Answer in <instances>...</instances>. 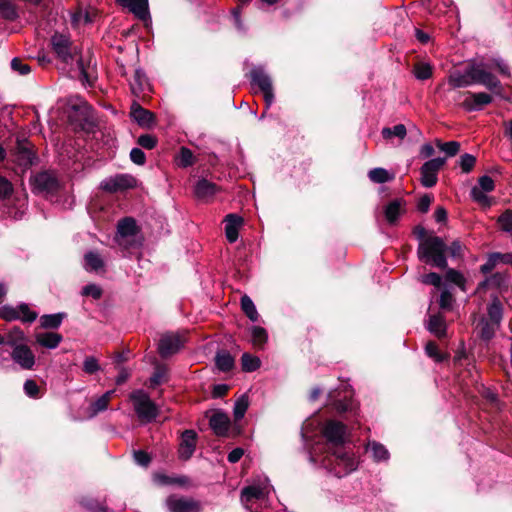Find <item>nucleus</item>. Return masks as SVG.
I'll return each instance as SVG.
<instances>
[{
  "mask_svg": "<svg viewBox=\"0 0 512 512\" xmlns=\"http://www.w3.org/2000/svg\"><path fill=\"white\" fill-rule=\"evenodd\" d=\"M51 44L62 62L70 66V71L77 72L83 84L91 85L95 79V71L89 53L82 55L77 46L71 43L69 37L63 34L53 35Z\"/></svg>",
  "mask_w": 512,
  "mask_h": 512,
  "instance_id": "nucleus-1",
  "label": "nucleus"
},
{
  "mask_svg": "<svg viewBox=\"0 0 512 512\" xmlns=\"http://www.w3.org/2000/svg\"><path fill=\"white\" fill-rule=\"evenodd\" d=\"M321 464L336 477H343L357 468V460L353 454L346 452L343 446L333 448V452L326 455Z\"/></svg>",
  "mask_w": 512,
  "mask_h": 512,
  "instance_id": "nucleus-2",
  "label": "nucleus"
},
{
  "mask_svg": "<svg viewBox=\"0 0 512 512\" xmlns=\"http://www.w3.org/2000/svg\"><path fill=\"white\" fill-rule=\"evenodd\" d=\"M445 251L444 241L440 237L431 236L420 242L417 253L420 260L445 269L447 267Z\"/></svg>",
  "mask_w": 512,
  "mask_h": 512,
  "instance_id": "nucleus-3",
  "label": "nucleus"
},
{
  "mask_svg": "<svg viewBox=\"0 0 512 512\" xmlns=\"http://www.w3.org/2000/svg\"><path fill=\"white\" fill-rule=\"evenodd\" d=\"M130 399L138 418L142 422L149 423L155 420L158 415V408L147 393L143 390H136L131 393Z\"/></svg>",
  "mask_w": 512,
  "mask_h": 512,
  "instance_id": "nucleus-4",
  "label": "nucleus"
},
{
  "mask_svg": "<svg viewBox=\"0 0 512 512\" xmlns=\"http://www.w3.org/2000/svg\"><path fill=\"white\" fill-rule=\"evenodd\" d=\"M252 85L257 86L264 95L267 108L274 101V92L271 77L260 66L254 67L250 72Z\"/></svg>",
  "mask_w": 512,
  "mask_h": 512,
  "instance_id": "nucleus-5",
  "label": "nucleus"
},
{
  "mask_svg": "<svg viewBox=\"0 0 512 512\" xmlns=\"http://www.w3.org/2000/svg\"><path fill=\"white\" fill-rule=\"evenodd\" d=\"M136 234L137 226L134 219L127 217L119 221L116 240L120 246L128 248L138 245L135 241Z\"/></svg>",
  "mask_w": 512,
  "mask_h": 512,
  "instance_id": "nucleus-6",
  "label": "nucleus"
},
{
  "mask_svg": "<svg viewBox=\"0 0 512 512\" xmlns=\"http://www.w3.org/2000/svg\"><path fill=\"white\" fill-rule=\"evenodd\" d=\"M323 435L332 448L343 446L346 438V426L335 420H329L323 427Z\"/></svg>",
  "mask_w": 512,
  "mask_h": 512,
  "instance_id": "nucleus-7",
  "label": "nucleus"
},
{
  "mask_svg": "<svg viewBox=\"0 0 512 512\" xmlns=\"http://www.w3.org/2000/svg\"><path fill=\"white\" fill-rule=\"evenodd\" d=\"M445 164L444 158H434L423 164L421 167V184L430 188L437 183V173Z\"/></svg>",
  "mask_w": 512,
  "mask_h": 512,
  "instance_id": "nucleus-8",
  "label": "nucleus"
},
{
  "mask_svg": "<svg viewBox=\"0 0 512 512\" xmlns=\"http://www.w3.org/2000/svg\"><path fill=\"white\" fill-rule=\"evenodd\" d=\"M170 512H200L201 506L198 501L191 498L170 496L166 500Z\"/></svg>",
  "mask_w": 512,
  "mask_h": 512,
  "instance_id": "nucleus-9",
  "label": "nucleus"
},
{
  "mask_svg": "<svg viewBox=\"0 0 512 512\" xmlns=\"http://www.w3.org/2000/svg\"><path fill=\"white\" fill-rule=\"evenodd\" d=\"M135 183L136 180L133 177L121 174L104 179L100 186L103 190L112 193L132 188L135 186Z\"/></svg>",
  "mask_w": 512,
  "mask_h": 512,
  "instance_id": "nucleus-10",
  "label": "nucleus"
},
{
  "mask_svg": "<svg viewBox=\"0 0 512 512\" xmlns=\"http://www.w3.org/2000/svg\"><path fill=\"white\" fill-rule=\"evenodd\" d=\"M184 344V339L178 334H165L158 344V351L162 357L177 353Z\"/></svg>",
  "mask_w": 512,
  "mask_h": 512,
  "instance_id": "nucleus-11",
  "label": "nucleus"
},
{
  "mask_svg": "<svg viewBox=\"0 0 512 512\" xmlns=\"http://www.w3.org/2000/svg\"><path fill=\"white\" fill-rule=\"evenodd\" d=\"M11 357L24 370H31L35 365V355L26 344L12 348Z\"/></svg>",
  "mask_w": 512,
  "mask_h": 512,
  "instance_id": "nucleus-12",
  "label": "nucleus"
},
{
  "mask_svg": "<svg viewBox=\"0 0 512 512\" xmlns=\"http://www.w3.org/2000/svg\"><path fill=\"white\" fill-rule=\"evenodd\" d=\"M197 434L194 430H185L181 435L178 449L179 458L188 460L192 457L196 448Z\"/></svg>",
  "mask_w": 512,
  "mask_h": 512,
  "instance_id": "nucleus-13",
  "label": "nucleus"
},
{
  "mask_svg": "<svg viewBox=\"0 0 512 512\" xmlns=\"http://www.w3.org/2000/svg\"><path fill=\"white\" fill-rule=\"evenodd\" d=\"M462 106L468 111L480 110L492 101V97L484 92L472 93L467 92L464 94Z\"/></svg>",
  "mask_w": 512,
  "mask_h": 512,
  "instance_id": "nucleus-14",
  "label": "nucleus"
},
{
  "mask_svg": "<svg viewBox=\"0 0 512 512\" xmlns=\"http://www.w3.org/2000/svg\"><path fill=\"white\" fill-rule=\"evenodd\" d=\"M117 2L127 8L138 19L142 21L150 19L148 0H117Z\"/></svg>",
  "mask_w": 512,
  "mask_h": 512,
  "instance_id": "nucleus-15",
  "label": "nucleus"
},
{
  "mask_svg": "<svg viewBox=\"0 0 512 512\" xmlns=\"http://www.w3.org/2000/svg\"><path fill=\"white\" fill-rule=\"evenodd\" d=\"M474 83V67H471L464 73L460 71L452 72L448 77V84L453 88H462Z\"/></svg>",
  "mask_w": 512,
  "mask_h": 512,
  "instance_id": "nucleus-16",
  "label": "nucleus"
},
{
  "mask_svg": "<svg viewBox=\"0 0 512 512\" xmlns=\"http://www.w3.org/2000/svg\"><path fill=\"white\" fill-rule=\"evenodd\" d=\"M242 224V217L236 214H228L225 217V234L230 243H234L238 239L239 229Z\"/></svg>",
  "mask_w": 512,
  "mask_h": 512,
  "instance_id": "nucleus-17",
  "label": "nucleus"
},
{
  "mask_svg": "<svg viewBox=\"0 0 512 512\" xmlns=\"http://www.w3.org/2000/svg\"><path fill=\"white\" fill-rule=\"evenodd\" d=\"M474 83H480L492 91L500 88L497 78L479 66H474Z\"/></svg>",
  "mask_w": 512,
  "mask_h": 512,
  "instance_id": "nucleus-18",
  "label": "nucleus"
},
{
  "mask_svg": "<svg viewBox=\"0 0 512 512\" xmlns=\"http://www.w3.org/2000/svg\"><path fill=\"white\" fill-rule=\"evenodd\" d=\"M210 427L216 435L225 436L230 427V419L225 413L217 412L210 418Z\"/></svg>",
  "mask_w": 512,
  "mask_h": 512,
  "instance_id": "nucleus-19",
  "label": "nucleus"
},
{
  "mask_svg": "<svg viewBox=\"0 0 512 512\" xmlns=\"http://www.w3.org/2000/svg\"><path fill=\"white\" fill-rule=\"evenodd\" d=\"M270 492L267 485L265 486H248L242 490L241 499L242 502L248 503L253 499H265Z\"/></svg>",
  "mask_w": 512,
  "mask_h": 512,
  "instance_id": "nucleus-20",
  "label": "nucleus"
},
{
  "mask_svg": "<svg viewBox=\"0 0 512 512\" xmlns=\"http://www.w3.org/2000/svg\"><path fill=\"white\" fill-rule=\"evenodd\" d=\"M131 117L141 126H150L153 122V114L134 102L131 106Z\"/></svg>",
  "mask_w": 512,
  "mask_h": 512,
  "instance_id": "nucleus-21",
  "label": "nucleus"
},
{
  "mask_svg": "<svg viewBox=\"0 0 512 512\" xmlns=\"http://www.w3.org/2000/svg\"><path fill=\"white\" fill-rule=\"evenodd\" d=\"M218 190V187L214 183H211L206 179L199 180L195 186V194L202 200H209L218 192Z\"/></svg>",
  "mask_w": 512,
  "mask_h": 512,
  "instance_id": "nucleus-22",
  "label": "nucleus"
},
{
  "mask_svg": "<svg viewBox=\"0 0 512 512\" xmlns=\"http://www.w3.org/2000/svg\"><path fill=\"white\" fill-rule=\"evenodd\" d=\"M34 182L37 189L47 192L55 190L58 185L56 178L48 172L37 174Z\"/></svg>",
  "mask_w": 512,
  "mask_h": 512,
  "instance_id": "nucleus-23",
  "label": "nucleus"
},
{
  "mask_svg": "<svg viewBox=\"0 0 512 512\" xmlns=\"http://www.w3.org/2000/svg\"><path fill=\"white\" fill-rule=\"evenodd\" d=\"M405 202L401 199H396L390 202L384 210L385 218L389 224H394L404 212Z\"/></svg>",
  "mask_w": 512,
  "mask_h": 512,
  "instance_id": "nucleus-24",
  "label": "nucleus"
},
{
  "mask_svg": "<svg viewBox=\"0 0 512 512\" xmlns=\"http://www.w3.org/2000/svg\"><path fill=\"white\" fill-rule=\"evenodd\" d=\"M132 93L139 96L150 89V85L145 74L137 69L135 70L133 80L130 82Z\"/></svg>",
  "mask_w": 512,
  "mask_h": 512,
  "instance_id": "nucleus-25",
  "label": "nucleus"
},
{
  "mask_svg": "<svg viewBox=\"0 0 512 512\" xmlns=\"http://www.w3.org/2000/svg\"><path fill=\"white\" fill-rule=\"evenodd\" d=\"M36 341L48 349L56 348L62 341V336L54 332H44L36 334Z\"/></svg>",
  "mask_w": 512,
  "mask_h": 512,
  "instance_id": "nucleus-26",
  "label": "nucleus"
},
{
  "mask_svg": "<svg viewBox=\"0 0 512 512\" xmlns=\"http://www.w3.org/2000/svg\"><path fill=\"white\" fill-rule=\"evenodd\" d=\"M84 268L90 272H100L103 270L104 261L98 253L88 252L84 257Z\"/></svg>",
  "mask_w": 512,
  "mask_h": 512,
  "instance_id": "nucleus-27",
  "label": "nucleus"
},
{
  "mask_svg": "<svg viewBox=\"0 0 512 512\" xmlns=\"http://www.w3.org/2000/svg\"><path fill=\"white\" fill-rule=\"evenodd\" d=\"M427 328L431 333L439 338L443 337L446 332L445 321L440 315H431L429 317Z\"/></svg>",
  "mask_w": 512,
  "mask_h": 512,
  "instance_id": "nucleus-28",
  "label": "nucleus"
},
{
  "mask_svg": "<svg viewBox=\"0 0 512 512\" xmlns=\"http://www.w3.org/2000/svg\"><path fill=\"white\" fill-rule=\"evenodd\" d=\"M115 390L105 392L101 397L96 399L90 406L91 416H95L108 408V404L114 394Z\"/></svg>",
  "mask_w": 512,
  "mask_h": 512,
  "instance_id": "nucleus-29",
  "label": "nucleus"
},
{
  "mask_svg": "<svg viewBox=\"0 0 512 512\" xmlns=\"http://www.w3.org/2000/svg\"><path fill=\"white\" fill-rule=\"evenodd\" d=\"M369 179L374 183H386L394 179V174L384 168H374L368 172Z\"/></svg>",
  "mask_w": 512,
  "mask_h": 512,
  "instance_id": "nucleus-30",
  "label": "nucleus"
},
{
  "mask_svg": "<svg viewBox=\"0 0 512 512\" xmlns=\"http://www.w3.org/2000/svg\"><path fill=\"white\" fill-rule=\"evenodd\" d=\"M250 332L252 344L257 348L262 349L268 339L266 330L259 326H252Z\"/></svg>",
  "mask_w": 512,
  "mask_h": 512,
  "instance_id": "nucleus-31",
  "label": "nucleus"
},
{
  "mask_svg": "<svg viewBox=\"0 0 512 512\" xmlns=\"http://www.w3.org/2000/svg\"><path fill=\"white\" fill-rule=\"evenodd\" d=\"M503 315V308L498 298H494L490 305L488 306V316L490 321L494 323V325H498L501 322Z\"/></svg>",
  "mask_w": 512,
  "mask_h": 512,
  "instance_id": "nucleus-32",
  "label": "nucleus"
},
{
  "mask_svg": "<svg viewBox=\"0 0 512 512\" xmlns=\"http://www.w3.org/2000/svg\"><path fill=\"white\" fill-rule=\"evenodd\" d=\"M216 366L221 371H229L234 366V358L226 351L218 352L215 358Z\"/></svg>",
  "mask_w": 512,
  "mask_h": 512,
  "instance_id": "nucleus-33",
  "label": "nucleus"
},
{
  "mask_svg": "<svg viewBox=\"0 0 512 512\" xmlns=\"http://www.w3.org/2000/svg\"><path fill=\"white\" fill-rule=\"evenodd\" d=\"M241 308H242L243 312L245 313V315L251 321L255 322L258 320L259 315H258L256 306L249 296L243 295L241 297Z\"/></svg>",
  "mask_w": 512,
  "mask_h": 512,
  "instance_id": "nucleus-34",
  "label": "nucleus"
},
{
  "mask_svg": "<svg viewBox=\"0 0 512 512\" xmlns=\"http://www.w3.org/2000/svg\"><path fill=\"white\" fill-rule=\"evenodd\" d=\"M25 334L24 332L18 328L14 327L7 334L5 343L9 345L11 348L17 347L18 345L25 344Z\"/></svg>",
  "mask_w": 512,
  "mask_h": 512,
  "instance_id": "nucleus-35",
  "label": "nucleus"
},
{
  "mask_svg": "<svg viewBox=\"0 0 512 512\" xmlns=\"http://www.w3.org/2000/svg\"><path fill=\"white\" fill-rule=\"evenodd\" d=\"M498 325L493 322H488L486 319H481L477 324V329L482 339L489 340L493 337Z\"/></svg>",
  "mask_w": 512,
  "mask_h": 512,
  "instance_id": "nucleus-36",
  "label": "nucleus"
},
{
  "mask_svg": "<svg viewBox=\"0 0 512 512\" xmlns=\"http://www.w3.org/2000/svg\"><path fill=\"white\" fill-rule=\"evenodd\" d=\"M64 317V313L43 315L40 318L41 326L43 328H58L61 325Z\"/></svg>",
  "mask_w": 512,
  "mask_h": 512,
  "instance_id": "nucleus-37",
  "label": "nucleus"
},
{
  "mask_svg": "<svg viewBox=\"0 0 512 512\" xmlns=\"http://www.w3.org/2000/svg\"><path fill=\"white\" fill-rule=\"evenodd\" d=\"M367 451L371 452L376 461H383L389 458L388 450L380 443L371 442L368 444Z\"/></svg>",
  "mask_w": 512,
  "mask_h": 512,
  "instance_id": "nucleus-38",
  "label": "nucleus"
},
{
  "mask_svg": "<svg viewBox=\"0 0 512 512\" xmlns=\"http://www.w3.org/2000/svg\"><path fill=\"white\" fill-rule=\"evenodd\" d=\"M241 363H242V369L246 372H253V371L257 370L261 365L260 359L256 356H252L249 353H244L242 355Z\"/></svg>",
  "mask_w": 512,
  "mask_h": 512,
  "instance_id": "nucleus-39",
  "label": "nucleus"
},
{
  "mask_svg": "<svg viewBox=\"0 0 512 512\" xmlns=\"http://www.w3.org/2000/svg\"><path fill=\"white\" fill-rule=\"evenodd\" d=\"M18 320H21L22 322H25V323H32L36 320L37 318V313L32 311L29 306L25 303H22L20 305H18Z\"/></svg>",
  "mask_w": 512,
  "mask_h": 512,
  "instance_id": "nucleus-40",
  "label": "nucleus"
},
{
  "mask_svg": "<svg viewBox=\"0 0 512 512\" xmlns=\"http://www.w3.org/2000/svg\"><path fill=\"white\" fill-rule=\"evenodd\" d=\"M414 75L419 80H427L432 75V67L428 63H417L414 66Z\"/></svg>",
  "mask_w": 512,
  "mask_h": 512,
  "instance_id": "nucleus-41",
  "label": "nucleus"
},
{
  "mask_svg": "<svg viewBox=\"0 0 512 512\" xmlns=\"http://www.w3.org/2000/svg\"><path fill=\"white\" fill-rule=\"evenodd\" d=\"M0 15L8 20H13L17 17L16 9L9 0H0Z\"/></svg>",
  "mask_w": 512,
  "mask_h": 512,
  "instance_id": "nucleus-42",
  "label": "nucleus"
},
{
  "mask_svg": "<svg viewBox=\"0 0 512 512\" xmlns=\"http://www.w3.org/2000/svg\"><path fill=\"white\" fill-rule=\"evenodd\" d=\"M446 280L451 282V283H454L455 285H457L462 291H466V287H465V278L464 276L454 270V269H448L447 272H446Z\"/></svg>",
  "mask_w": 512,
  "mask_h": 512,
  "instance_id": "nucleus-43",
  "label": "nucleus"
},
{
  "mask_svg": "<svg viewBox=\"0 0 512 512\" xmlns=\"http://www.w3.org/2000/svg\"><path fill=\"white\" fill-rule=\"evenodd\" d=\"M407 130L403 124H397L392 128H383L382 135L384 138L388 139L392 136H396L400 139H403L406 136Z\"/></svg>",
  "mask_w": 512,
  "mask_h": 512,
  "instance_id": "nucleus-44",
  "label": "nucleus"
},
{
  "mask_svg": "<svg viewBox=\"0 0 512 512\" xmlns=\"http://www.w3.org/2000/svg\"><path fill=\"white\" fill-rule=\"evenodd\" d=\"M248 406H249L248 397L245 395L241 396L235 402V405H234L233 413H234L235 419H241L245 415V413L248 409Z\"/></svg>",
  "mask_w": 512,
  "mask_h": 512,
  "instance_id": "nucleus-45",
  "label": "nucleus"
},
{
  "mask_svg": "<svg viewBox=\"0 0 512 512\" xmlns=\"http://www.w3.org/2000/svg\"><path fill=\"white\" fill-rule=\"evenodd\" d=\"M437 146L441 151H443L450 157L455 156L460 150V144L456 141H450L445 143L438 141Z\"/></svg>",
  "mask_w": 512,
  "mask_h": 512,
  "instance_id": "nucleus-46",
  "label": "nucleus"
},
{
  "mask_svg": "<svg viewBox=\"0 0 512 512\" xmlns=\"http://www.w3.org/2000/svg\"><path fill=\"white\" fill-rule=\"evenodd\" d=\"M179 166L189 167L194 163V156L190 149L182 147L178 156Z\"/></svg>",
  "mask_w": 512,
  "mask_h": 512,
  "instance_id": "nucleus-47",
  "label": "nucleus"
},
{
  "mask_svg": "<svg viewBox=\"0 0 512 512\" xmlns=\"http://www.w3.org/2000/svg\"><path fill=\"white\" fill-rule=\"evenodd\" d=\"M18 306L12 307L9 305H5L0 307V317L6 321L18 320Z\"/></svg>",
  "mask_w": 512,
  "mask_h": 512,
  "instance_id": "nucleus-48",
  "label": "nucleus"
},
{
  "mask_svg": "<svg viewBox=\"0 0 512 512\" xmlns=\"http://www.w3.org/2000/svg\"><path fill=\"white\" fill-rule=\"evenodd\" d=\"M501 229L505 232L512 233V210H507L498 218Z\"/></svg>",
  "mask_w": 512,
  "mask_h": 512,
  "instance_id": "nucleus-49",
  "label": "nucleus"
},
{
  "mask_svg": "<svg viewBox=\"0 0 512 512\" xmlns=\"http://www.w3.org/2000/svg\"><path fill=\"white\" fill-rule=\"evenodd\" d=\"M487 193L488 192L482 191L480 188L473 187L471 189V196L473 200L483 206H490L491 204L490 198L487 196Z\"/></svg>",
  "mask_w": 512,
  "mask_h": 512,
  "instance_id": "nucleus-50",
  "label": "nucleus"
},
{
  "mask_svg": "<svg viewBox=\"0 0 512 512\" xmlns=\"http://www.w3.org/2000/svg\"><path fill=\"white\" fill-rule=\"evenodd\" d=\"M83 370L87 374H94L100 370L98 360L94 356H88L83 361Z\"/></svg>",
  "mask_w": 512,
  "mask_h": 512,
  "instance_id": "nucleus-51",
  "label": "nucleus"
},
{
  "mask_svg": "<svg viewBox=\"0 0 512 512\" xmlns=\"http://www.w3.org/2000/svg\"><path fill=\"white\" fill-rule=\"evenodd\" d=\"M72 24L75 26L90 23L91 17L87 11L79 10L71 16Z\"/></svg>",
  "mask_w": 512,
  "mask_h": 512,
  "instance_id": "nucleus-52",
  "label": "nucleus"
},
{
  "mask_svg": "<svg viewBox=\"0 0 512 512\" xmlns=\"http://www.w3.org/2000/svg\"><path fill=\"white\" fill-rule=\"evenodd\" d=\"M476 158L471 154H464L460 157V167L463 172H470L475 165Z\"/></svg>",
  "mask_w": 512,
  "mask_h": 512,
  "instance_id": "nucleus-53",
  "label": "nucleus"
},
{
  "mask_svg": "<svg viewBox=\"0 0 512 512\" xmlns=\"http://www.w3.org/2000/svg\"><path fill=\"white\" fill-rule=\"evenodd\" d=\"M11 68L16 71L17 73H19L20 75H26L30 72V66L26 63H24L21 59L19 58H14L12 59L11 61Z\"/></svg>",
  "mask_w": 512,
  "mask_h": 512,
  "instance_id": "nucleus-54",
  "label": "nucleus"
},
{
  "mask_svg": "<svg viewBox=\"0 0 512 512\" xmlns=\"http://www.w3.org/2000/svg\"><path fill=\"white\" fill-rule=\"evenodd\" d=\"M137 142L141 147L145 149H153L157 144V139L150 134H144L138 138Z\"/></svg>",
  "mask_w": 512,
  "mask_h": 512,
  "instance_id": "nucleus-55",
  "label": "nucleus"
},
{
  "mask_svg": "<svg viewBox=\"0 0 512 512\" xmlns=\"http://www.w3.org/2000/svg\"><path fill=\"white\" fill-rule=\"evenodd\" d=\"M421 282L424 284L433 285L435 287H440L442 278L439 274L432 272L421 276Z\"/></svg>",
  "mask_w": 512,
  "mask_h": 512,
  "instance_id": "nucleus-56",
  "label": "nucleus"
},
{
  "mask_svg": "<svg viewBox=\"0 0 512 512\" xmlns=\"http://www.w3.org/2000/svg\"><path fill=\"white\" fill-rule=\"evenodd\" d=\"M474 187L480 188L482 191L485 192H491L494 190L495 185L493 179L485 175L479 178L478 185Z\"/></svg>",
  "mask_w": 512,
  "mask_h": 512,
  "instance_id": "nucleus-57",
  "label": "nucleus"
},
{
  "mask_svg": "<svg viewBox=\"0 0 512 512\" xmlns=\"http://www.w3.org/2000/svg\"><path fill=\"white\" fill-rule=\"evenodd\" d=\"M425 351L429 357L434 358L437 362L443 360V356L439 353L438 347L434 342H428Z\"/></svg>",
  "mask_w": 512,
  "mask_h": 512,
  "instance_id": "nucleus-58",
  "label": "nucleus"
},
{
  "mask_svg": "<svg viewBox=\"0 0 512 512\" xmlns=\"http://www.w3.org/2000/svg\"><path fill=\"white\" fill-rule=\"evenodd\" d=\"M82 294L85 296H92L94 299H98L101 297L102 291L97 285L89 284L82 289Z\"/></svg>",
  "mask_w": 512,
  "mask_h": 512,
  "instance_id": "nucleus-59",
  "label": "nucleus"
},
{
  "mask_svg": "<svg viewBox=\"0 0 512 512\" xmlns=\"http://www.w3.org/2000/svg\"><path fill=\"white\" fill-rule=\"evenodd\" d=\"M24 391L29 397H37L39 387L34 380H26L24 383Z\"/></svg>",
  "mask_w": 512,
  "mask_h": 512,
  "instance_id": "nucleus-60",
  "label": "nucleus"
},
{
  "mask_svg": "<svg viewBox=\"0 0 512 512\" xmlns=\"http://www.w3.org/2000/svg\"><path fill=\"white\" fill-rule=\"evenodd\" d=\"M130 158L137 165H143L146 160L145 154L140 148H133L130 152Z\"/></svg>",
  "mask_w": 512,
  "mask_h": 512,
  "instance_id": "nucleus-61",
  "label": "nucleus"
},
{
  "mask_svg": "<svg viewBox=\"0 0 512 512\" xmlns=\"http://www.w3.org/2000/svg\"><path fill=\"white\" fill-rule=\"evenodd\" d=\"M12 193V184L4 177L0 176V198H5Z\"/></svg>",
  "mask_w": 512,
  "mask_h": 512,
  "instance_id": "nucleus-62",
  "label": "nucleus"
},
{
  "mask_svg": "<svg viewBox=\"0 0 512 512\" xmlns=\"http://www.w3.org/2000/svg\"><path fill=\"white\" fill-rule=\"evenodd\" d=\"M432 200L433 198L430 195L422 196L417 203L418 210L422 213H426L429 210Z\"/></svg>",
  "mask_w": 512,
  "mask_h": 512,
  "instance_id": "nucleus-63",
  "label": "nucleus"
},
{
  "mask_svg": "<svg viewBox=\"0 0 512 512\" xmlns=\"http://www.w3.org/2000/svg\"><path fill=\"white\" fill-rule=\"evenodd\" d=\"M134 459L141 466H147L150 462V456L142 450L134 452Z\"/></svg>",
  "mask_w": 512,
  "mask_h": 512,
  "instance_id": "nucleus-64",
  "label": "nucleus"
}]
</instances>
